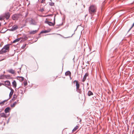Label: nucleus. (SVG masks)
Listing matches in <instances>:
<instances>
[{"label": "nucleus", "mask_w": 134, "mask_h": 134, "mask_svg": "<svg viewBox=\"0 0 134 134\" xmlns=\"http://www.w3.org/2000/svg\"><path fill=\"white\" fill-rule=\"evenodd\" d=\"M9 44H7L4 46L0 51V54H3L8 52L9 50Z\"/></svg>", "instance_id": "f257e3e1"}, {"label": "nucleus", "mask_w": 134, "mask_h": 134, "mask_svg": "<svg viewBox=\"0 0 134 134\" xmlns=\"http://www.w3.org/2000/svg\"><path fill=\"white\" fill-rule=\"evenodd\" d=\"M55 18H54V22L53 23L49 21H45V23L46 24H48L50 26H53L55 24Z\"/></svg>", "instance_id": "f03ea898"}, {"label": "nucleus", "mask_w": 134, "mask_h": 134, "mask_svg": "<svg viewBox=\"0 0 134 134\" xmlns=\"http://www.w3.org/2000/svg\"><path fill=\"white\" fill-rule=\"evenodd\" d=\"M8 88L11 90V91L9 94V98L8 99H9L12 96L13 94L14 91L11 88H10L9 87H8Z\"/></svg>", "instance_id": "7ed1b4c3"}, {"label": "nucleus", "mask_w": 134, "mask_h": 134, "mask_svg": "<svg viewBox=\"0 0 134 134\" xmlns=\"http://www.w3.org/2000/svg\"><path fill=\"white\" fill-rule=\"evenodd\" d=\"M3 15L4 16V18H5L7 19H8L10 16V15L8 12L5 13Z\"/></svg>", "instance_id": "20e7f679"}, {"label": "nucleus", "mask_w": 134, "mask_h": 134, "mask_svg": "<svg viewBox=\"0 0 134 134\" xmlns=\"http://www.w3.org/2000/svg\"><path fill=\"white\" fill-rule=\"evenodd\" d=\"M18 28L17 26L16 25H14L12 26V28L10 29V30L12 31H14L17 29Z\"/></svg>", "instance_id": "39448f33"}, {"label": "nucleus", "mask_w": 134, "mask_h": 134, "mask_svg": "<svg viewBox=\"0 0 134 134\" xmlns=\"http://www.w3.org/2000/svg\"><path fill=\"white\" fill-rule=\"evenodd\" d=\"M76 83V89H78V88H79L80 85L78 83V81L76 80H75L74 81V83Z\"/></svg>", "instance_id": "423d86ee"}, {"label": "nucleus", "mask_w": 134, "mask_h": 134, "mask_svg": "<svg viewBox=\"0 0 134 134\" xmlns=\"http://www.w3.org/2000/svg\"><path fill=\"white\" fill-rule=\"evenodd\" d=\"M3 84H4V86L8 87L6 86V85L10 86V83L9 81L7 80L5 81L4 82V83H3Z\"/></svg>", "instance_id": "0eeeda50"}, {"label": "nucleus", "mask_w": 134, "mask_h": 134, "mask_svg": "<svg viewBox=\"0 0 134 134\" xmlns=\"http://www.w3.org/2000/svg\"><path fill=\"white\" fill-rule=\"evenodd\" d=\"M7 71L12 74H14L15 73V70L12 69L8 70Z\"/></svg>", "instance_id": "6e6552de"}, {"label": "nucleus", "mask_w": 134, "mask_h": 134, "mask_svg": "<svg viewBox=\"0 0 134 134\" xmlns=\"http://www.w3.org/2000/svg\"><path fill=\"white\" fill-rule=\"evenodd\" d=\"M10 110V109L9 107H8L6 108L4 110V111L5 113H7L9 112V111Z\"/></svg>", "instance_id": "1a4fd4ad"}, {"label": "nucleus", "mask_w": 134, "mask_h": 134, "mask_svg": "<svg viewBox=\"0 0 134 134\" xmlns=\"http://www.w3.org/2000/svg\"><path fill=\"white\" fill-rule=\"evenodd\" d=\"M18 15L17 14H14L12 16V19L14 20L17 19L18 18Z\"/></svg>", "instance_id": "9d476101"}, {"label": "nucleus", "mask_w": 134, "mask_h": 134, "mask_svg": "<svg viewBox=\"0 0 134 134\" xmlns=\"http://www.w3.org/2000/svg\"><path fill=\"white\" fill-rule=\"evenodd\" d=\"M8 99H7V100H5L1 102H0V105H1V106H2L3 105H4V103L5 102H7V101L8 100Z\"/></svg>", "instance_id": "9b49d317"}, {"label": "nucleus", "mask_w": 134, "mask_h": 134, "mask_svg": "<svg viewBox=\"0 0 134 134\" xmlns=\"http://www.w3.org/2000/svg\"><path fill=\"white\" fill-rule=\"evenodd\" d=\"M13 87L14 88H16V83L15 80H14L12 83Z\"/></svg>", "instance_id": "f8f14e48"}, {"label": "nucleus", "mask_w": 134, "mask_h": 134, "mask_svg": "<svg viewBox=\"0 0 134 134\" xmlns=\"http://www.w3.org/2000/svg\"><path fill=\"white\" fill-rule=\"evenodd\" d=\"M38 31V30H35L31 31L29 32L30 34H34L36 33Z\"/></svg>", "instance_id": "ddd939ff"}, {"label": "nucleus", "mask_w": 134, "mask_h": 134, "mask_svg": "<svg viewBox=\"0 0 134 134\" xmlns=\"http://www.w3.org/2000/svg\"><path fill=\"white\" fill-rule=\"evenodd\" d=\"M0 116L1 117H3L5 118L7 117L6 115L4 113H0Z\"/></svg>", "instance_id": "4468645a"}, {"label": "nucleus", "mask_w": 134, "mask_h": 134, "mask_svg": "<svg viewBox=\"0 0 134 134\" xmlns=\"http://www.w3.org/2000/svg\"><path fill=\"white\" fill-rule=\"evenodd\" d=\"M5 78L7 79H11L12 78V77L10 76V75H5Z\"/></svg>", "instance_id": "2eb2a0df"}, {"label": "nucleus", "mask_w": 134, "mask_h": 134, "mask_svg": "<svg viewBox=\"0 0 134 134\" xmlns=\"http://www.w3.org/2000/svg\"><path fill=\"white\" fill-rule=\"evenodd\" d=\"M30 23L31 24L33 25H36V23L35 21L33 19H32L31 20V21Z\"/></svg>", "instance_id": "dca6fc26"}, {"label": "nucleus", "mask_w": 134, "mask_h": 134, "mask_svg": "<svg viewBox=\"0 0 134 134\" xmlns=\"http://www.w3.org/2000/svg\"><path fill=\"white\" fill-rule=\"evenodd\" d=\"M65 75L66 76H70L71 75V73L70 71H68L65 72Z\"/></svg>", "instance_id": "f3484780"}, {"label": "nucleus", "mask_w": 134, "mask_h": 134, "mask_svg": "<svg viewBox=\"0 0 134 134\" xmlns=\"http://www.w3.org/2000/svg\"><path fill=\"white\" fill-rule=\"evenodd\" d=\"M79 127V126L77 125L75 127H74V129H73L72 131V132H74L76 131Z\"/></svg>", "instance_id": "a211bd4d"}, {"label": "nucleus", "mask_w": 134, "mask_h": 134, "mask_svg": "<svg viewBox=\"0 0 134 134\" xmlns=\"http://www.w3.org/2000/svg\"><path fill=\"white\" fill-rule=\"evenodd\" d=\"M87 76V74H85L82 80V81L83 82H84L86 79V76Z\"/></svg>", "instance_id": "6ab92c4d"}, {"label": "nucleus", "mask_w": 134, "mask_h": 134, "mask_svg": "<svg viewBox=\"0 0 134 134\" xmlns=\"http://www.w3.org/2000/svg\"><path fill=\"white\" fill-rule=\"evenodd\" d=\"M4 19V16L3 15H1L0 16V20H3Z\"/></svg>", "instance_id": "aec40b11"}, {"label": "nucleus", "mask_w": 134, "mask_h": 134, "mask_svg": "<svg viewBox=\"0 0 134 134\" xmlns=\"http://www.w3.org/2000/svg\"><path fill=\"white\" fill-rule=\"evenodd\" d=\"M17 104V102H14L13 104H11V107H14Z\"/></svg>", "instance_id": "412c9836"}, {"label": "nucleus", "mask_w": 134, "mask_h": 134, "mask_svg": "<svg viewBox=\"0 0 134 134\" xmlns=\"http://www.w3.org/2000/svg\"><path fill=\"white\" fill-rule=\"evenodd\" d=\"M20 40V38H19L16 39V40H14L13 41V43H15L16 42H18Z\"/></svg>", "instance_id": "4be33fe9"}, {"label": "nucleus", "mask_w": 134, "mask_h": 134, "mask_svg": "<svg viewBox=\"0 0 134 134\" xmlns=\"http://www.w3.org/2000/svg\"><path fill=\"white\" fill-rule=\"evenodd\" d=\"M87 94L88 96H90L91 95H92V92L91 91H89Z\"/></svg>", "instance_id": "5701e85b"}, {"label": "nucleus", "mask_w": 134, "mask_h": 134, "mask_svg": "<svg viewBox=\"0 0 134 134\" xmlns=\"http://www.w3.org/2000/svg\"><path fill=\"white\" fill-rule=\"evenodd\" d=\"M5 75H2L0 76V79H4L5 78Z\"/></svg>", "instance_id": "b1692460"}, {"label": "nucleus", "mask_w": 134, "mask_h": 134, "mask_svg": "<svg viewBox=\"0 0 134 134\" xmlns=\"http://www.w3.org/2000/svg\"><path fill=\"white\" fill-rule=\"evenodd\" d=\"M49 5L51 6H53L54 5V3L53 2H50L49 3Z\"/></svg>", "instance_id": "393cba45"}, {"label": "nucleus", "mask_w": 134, "mask_h": 134, "mask_svg": "<svg viewBox=\"0 0 134 134\" xmlns=\"http://www.w3.org/2000/svg\"><path fill=\"white\" fill-rule=\"evenodd\" d=\"M48 32L47 31H41V33H46Z\"/></svg>", "instance_id": "a878e982"}, {"label": "nucleus", "mask_w": 134, "mask_h": 134, "mask_svg": "<svg viewBox=\"0 0 134 134\" xmlns=\"http://www.w3.org/2000/svg\"><path fill=\"white\" fill-rule=\"evenodd\" d=\"M26 44H23V46L21 47V48L22 49H23L25 48L26 47Z\"/></svg>", "instance_id": "bb28decb"}, {"label": "nucleus", "mask_w": 134, "mask_h": 134, "mask_svg": "<svg viewBox=\"0 0 134 134\" xmlns=\"http://www.w3.org/2000/svg\"><path fill=\"white\" fill-rule=\"evenodd\" d=\"M76 90L78 92L80 93V92H81V90L79 88H78V89H76Z\"/></svg>", "instance_id": "cd10ccee"}, {"label": "nucleus", "mask_w": 134, "mask_h": 134, "mask_svg": "<svg viewBox=\"0 0 134 134\" xmlns=\"http://www.w3.org/2000/svg\"><path fill=\"white\" fill-rule=\"evenodd\" d=\"M89 11L91 14L92 13V9H89Z\"/></svg>", "instance_id": "c85d7f7f"}, {"label": "nucleus", "mask_w": 134, "mask_h": 134, "mask_svg": "<svg viewBox=\"0 0 134 134\" xmlns=\"http://www.w3.org/2000/svg\"><path fill=\"white\" fill-rule=\"evenodd\" d=\"M19 77L21 79L20 80L22 81L24 80V78L23 77H22V76H20V77Z\"/></svg>", "instance_id": "c756f323"}, {"label": "nucleus", "mask_w": 134, "mask_h": 134, "mask_svg": "<svg viewBox=\"0 0 134 134\" xmlns=\"http://www.w3.org/2000/svg\"><path fill=\"white\" fill-rule=\"evenodd\" d=\"M134 26V24H133L132 25V26H131V27H130L129 30L128 31H129L132 27H133Z\"/></svg>", "instance_id": "7c9ffc66"}, {"label": "nucleus", "mask_w": 134, "mask_h": 134, "mask_svg": "<svg viewBox=\"0 0 134 134\" xmlns=\"http://www.w3.org/2000/svg\"><path fill=\"white\" fill-rule=\"evenodd\" d=\"M2 85H5L4 84L0 83V86H1Z\"/></svg>", "instance_id": "2f4dec72"}, {"label": "nucleus", "mask_w": 134, "mask_h": 134, "mask_svg": "<svg viewBox=\"0 0 134 134\" xmlns=\"http://www.w3.org/2000/svg\"><path fill=\"white\" fill-rule=\"evenodd\" d=\"M24 85L25 86H26L27 85V83L26 82H24Z\"/></svg>", "instance_id": "473e14b6"}, {"label": "nucleus", "mask_w": 134, "mask_h": 134, "mask_svg": "<svg viewBox=\"0 0 134 134\" xmlns=\"http://www.w3.org/2000/svg\"><path fill=\"white\" fill-rule=\"evenodd\" d=\"M44 9H41L40 10V11H41V12H43L44 11Z\"/></svg>", "instance_id": "72a5a7b5"}, {"label": "nucleus", "mask_w": 134, "mask_h": 134, "mask_svg": "<svg viewBox=\"0 0 134 134\" xmlns=\"http://www.w3.org/2000/svg\"><path fill=\"white\" fill-rule=\"evenodd\" d=\"M45 1V0H42V1H41V2L42 3H43Z\"/></svg>", "instance_id": "f704fd0d"}, {"label": "nucleus", "mask_w": 134, "mask_h": 134, "mask_svg": "<svg viewBox=\"0 0 134 134\" xmlns=\"http://www.w3.org/2000/svg\"><path fill=\"white\" fill-rule=\"evenodd\" d=\"M27 38L25 36V40H26L27 39Z\"/></svg>", "instance_id": "c9c22d12"}, {"label": "nucleus", "mask_w": 134, "mask_h": 134, "mask_svg": "<svg viewBox=\"0 0 134 134\" xmlns=\"http://www.w3.org/2000/svg\"><path fill=\"white\" fill-rule=\"evenodd\" d=\"M28 14V13L27 12L26 13V15H25L26 16H27Z\"/></svg>", "instance_id": "e433bc0d"}, {"label": "nucleus", "mask_w": 134, "mask_h": 134, "mask_svg": "<svg viewBox=\"0 0 134 134\" xmlns=\"http://www.w3.org/2000/svg\"><path fill=\"white\" fill-rule=\"evenodd\" d=\"M95 9H93V13L94 12Z\"/></svg>", "instance_id": "4c0bfd02"}, {"label": "nucleus", "mask_w": 134, "mask_h": 134, "mask_svg": "<svg viewBox=\"0 0 134 134\" xmlns=\"http://www.w3.org/2000/svg\"><path fill=\"white\" fill-rule=\"evenodd\" d=\"M1 23H0V26H1Z\"/></svg>", "instance_id": "58836bf2"}, {"label": "nucleus", "mask_w": 134, "mask_h": 134, "mask_svg": "<svg viewBox=\"0 0 134 134\" xmlns=\"http://www.w3.org/2000/svg\"><path fill=\"white\" fill-rule=\"evenodd\" d=\"M74 34H73L72 35V36H71V37H72V36Z\"/></svg>", "instance_id": "ea45409f"}, {"label": "nucleus", "mask_w": 134, "mask_h": 134, "mask_svg": "<svg viewBox=\"0 0 134 134\" xmlns=\"http://www.w3.org/2000/svg\"><path fill=\"white\" fill-rule=\"evenodd\" d=\"M92 7H93V8L94 7H93V5Z\"/></svg>", "instance_id": "a19ab883"}, {"label": "nucleus", "mask_w": 134, "mask_h": 134, "mask_svg": "<svg viewBox=\"0 0 134 134\" xmlns=\"http://www.w3.org/2000/svg\"><path fill=\"white\" fill-rule=\"evenodd\" d=\"M18 72L19 73V71H18Z\"/></svg>", "instance_id": "79ce46f5"}, {"label": "nucleus", "mask_w": 134, "mask_h": 134, "mask_svg": "<svg viewBox=\"0 0 134 134\" xmlns=\"http://www.w3.org/2000/svg\"><path fill=\"white\" fill-rule=\"evenodd\" d=\"M94 51H93V52H94Z\"/></svg>", "instance_id": "37998d69"}, {"label": "nucleus", "mask_w": 134, "mask_h": 134, "mask_svg": "<svg viewBox=\"0 0 134 134\" xmlns=\"http://www.w3.org/2000/svg\"><path fill=\"white\" fill-rule=\"evenodd\" d=\"M26 1H28V0H26Z\"/></svg>", "instance_id": "c03bdc74"}, {"label": "nucleus", "mask_w": 134, "mask_h": 134, "mask_svg": "<svg viewBox=\"0 0 134 134\" xmlns=\"http://www.w3.org/2000/svg\"><path fill=\"white\" fill-rule=\"evenodd\" d=\"M133 24H134V23H133Z\"/></svg>", "instance_id": "a18cd8bd"}]
</instances>
